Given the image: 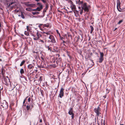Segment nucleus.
<instances>
[{"label": "nucleus", "mask_w": 125, "mask_h": 125, "mask_svg": "<svg viewBox=\"0 0 125 125\" xmlns=\"http://www.w3.org/2000/svg\"><path fill=\"white\" fill-rule=\"evenodd\" d=\"M44 26L47 27H49V25L48 24H45Z\"/></svg>", "instance_id": "nucleus-30"}, {"label": "nucleus", "mask_w": 125, "mask_h": 125, "mask_svg": "<svg viewBox=\"0 0 125 125\" xmlns=\"http://www.w3.org/2000/svg\"><path fill=\"white\" fill-rule=\"evenodd\" d=\"M119 8H118V9H117V10H118L120 12H121V10H119Z\"/></svg>", "instance_id": "nucleus-44"}, {"label": "nucleus", "mask_w": 125, "mask_h": 125, "mask_svg": "<svg viewBox=\"0 0 125 125\" xmlns=\"http://www.w3.org/2000/svg\"><path fill=\"white\" fill-rule=\"evenodd\" d=\"M116 29H117V28H116V29H115V30H116Z\"/></svg>", "instance_id": "nucleus-60"}, {"label": "nucleus", "mask_w": 125, "mask_h": 125, "mask_svg": "<svg viewBox=\"0 0 125 125\" xmlns=\"http://www.w3.org/2000/svg\"><path fill=\"white\" fill-rule=\"evenodd\" d=\"M31 35H32V36H33L35 35L34 34H33V33H31Z\"/></svg>", "instance_id": "nucleus-41"}, {"label": "nucleus", "mask_w": 125, "mask_h": 125, "mask_svg": "<svg viewBox=\"0 0 125 125\" xmlns=\"http://www.w3.org/2000/svg\"><path fill=\"white\" fill-rule=\"evenodd\" d=\"M27 31H31V28L29 26H27L26 27Z\"/></svg>", "instance_id": "nucleus-19"}, {"label": "nucleus", "mask_w": 125, "mask_h": 125, "mask_svg": "<svg viewBox=\"0 0 125 125\" xmlns=\"http://www.w3.org/2000/svg\"><path fill=\"white\" fill-rule=\"evenodd\" d=\"M117 9H118V8H119L120 9V2L119 0L117 1Z\"/></svg>", "instance_id": "nucleus-14"}, {"label": "nucleus", "mask_w": 125, "mask_h": 125, "mask_svg": "<svg viewBox=\"0 0 125 125\" xmlns=\"http://www.w3.org/2000/svg\"><path fill=\"white\" fill-rule=\"evenodd\" d=\"M45 46L46 48H48V50L50 51H51V50L50 49V48L49 47V46H47L46 45H45Z\"/></svg>", "instance_id": "nucleus-23"}, {"label": "nucleus", "mask_w": 125, "mask_h": 125, "mask_svg": "<svg viewBox=\"0 0 125 125\" xmlns=\"http://www.w3.org/2000/svg\"><path fill=\"white\" fill-rule=\"evenodd\" d=\"M46 10H43V12H46Z\"/></svg>", "instance_id": "nucleus-47"}, {"label": "nucleus", "mask_w": 125, "mask_h": 125, "mask_svg": "<svg viewBox=\"0 0 125 125\" xmlns=\"http://www.w3.org/2000/svg\"><path fill=\"white\" fill-rule=\"evenodd\" d=\"M20 73L21 74L23 73H24V71L23 69H21L20 71Z\"/></svg>", "instance_id": "nucleus-21"}, {"label": "nucleus", "mask_w": 125, "mask_h": 125, "mask_svg": "<svg viewBox=\"0 0 125 125\" xmlns=\"http://www.w3.org/2000/svg\"><path fill=\"white\" fill-rule=\"evenodd\" d=\"M37 5L39 6V7L40 8L42 9L43 8V5L41 3H38L37 4Z\"/></svg>", "instance_id": "nucleus-13"}, {"label": "nucleus", "mask_w": 125, "mask_h": 125, "mask_svg": "<svg viewBox=\"0 0 125 125\" xmlns=\"http://www.w3.org/2000/svg\"><path fill=\"white\" fill-rule=\"evenodd\" d=\"M62 60V59L61 58H59L56 61V63L58 64Z\"/></svg>", "instance_id": "nucleus-20"}, {"label": "nucleus", "mask_w": 125, "mask_h": 125, "mask_svg": "<svg viewBox=\"0 0 125 125\" xmlns=\"http://www.w3.org/2000/svg\"><path fill=\"white\" fill-rule=\"evenodd\" d=\"M26 98H27V97H26V98L24 100V101L23 102V104H24L25 103V101L26 100Z\"/></svg>", "instance_id": "nucleus-38"}, {"label": "nucleus", "mask_w": 125, "mask_h": 125, "mask_svg": "<svg viewBox=\"0 0 125 125\" xmlns=\"http://www.w3.org/2000/svg\"><path fill=\"white\" fill-rule=\"evenodd\" d=\"M36 72H37V71H38L37 70H36Z\"/></svg>", "instance_id": "nucleus-55"}, {"label": "nucleus", "mask_w": 125, "mask_h": 125, "mask_svg": "<svg viewBox=\"0 0 125 125\" xmlns=\"http://www.w3.org/2000/svg\"><path fill=\"white\" fill-rule=\"evenodd\" d=\"M49 38L51 40L50 41L49 40V41L52 43H55L56 42V41L54 36L53 35H50Z\"/></svg>", "instance_id": "nucleus-5"}, {"label": "nucleus", "mask_w": 125, "mask_h": 125, "mask_svg": "<svg viewBox=\"0 0 125 125\" xmlns=\"http://www.w3.org/2000/svg\"><path fill=\"white\" fill-rule=\"evenodd\" d=\"M28 68L30 70H31L34 67L31 64H30L28 66Z\"/></svg>", "instance_id": "nucleus-17"}, {"label": "nucleus", "mask_w": 125, "mask_h": 125, "mask_svg": "<svg viewBox=\"0 0 125 125\" xmlns=\"http://www.w3.org/2000/svg\"><path fill=\"white\" fill-rule=\"evenodd\" d=\"M64 89L62 87L60 89V93L59 94V97L61 98H62L64 95V92L63 91Z\"/></svg>", "instance_id": "nucleus-7"}, {"label": "nucleus", "mask_w": 125, "mask_h": 125, "mask_svg": "<svg viewBox=\"0 0 125 125\" xmlns=\"http://www.w3.org/2000/svg\"><path fill=\"white\" fill-rule=\"evenodd\" d=\"M33 107V105L32 104L30 105H27L26 107V108L27 110H29L30 109L31 110Z\"/></svg>", "instance_id": "nucleus-10"}, {"label": "nucleus", "mask_w": 125, "mask_h": 125, "mask_svg": "<svg viewBox=\"0 0 125 125\" xmlns=\"http://www.w3.org/2000/svg\"><path fill=\"white\" fill-rule=\"evenodd\" d=\"M76 3L79 5H81L84 3L83 1H80V0H79L78 2H76Z\"/></svg>", "instance_id": "nucleus-18"}, {"label": "nucleus", "mask_w": 125, "mask_h": 125, "mask_svg": "<svg viewBox=\"0 0 125 125\" xmlns=\"http://www.w3.org/2000/svg\"><path fill=\"white\" fill-rule=\"evenodd\" d=\"M42 120L41 119L40 120V122L41 123H42Z\"/></svg>", "instance_id": "nucleus-42"}, {"label": "nucleus", "mask_w": 125, "mask_h": 125, "mask_svg": "<svg viewBox=\"0 0 125 125\" xmlns=\"http://www.w3.org/2000/svg\"><path fill=\"white\" fill-rule=\"evenodd\" d=\"M41 58H42V59L43 60V58L42 57H41Z\"/></svg>", "instance_id": "nucleus-53"}, {"label": "nucleus", "mask_w": 125, "mask_h": 125, "mask_svg": "<svg viewBox=\"0 0 125 125\" xmlns=\"http://www.w3.org/2000/svg\"><path fill=\"white\" fill-rule=\"evenodd\" d=\"M4 82H3L4 84L7 85H8L10 84V80L8 78H7L5 77H3Z\"/></svg>", "instance_id": "nucleus-4"}, {"label": "nucleus", "mask_w": 125, "mask_h": 125, "mask_svg": "<svg viewBox=\"0 0 125 125\" xmlns=\"http://www.w3.org/2000/svg\"><path fill=\"white\" fill-rule=\"evenodd\" d=\"M35 0L37 2H38L40 0Z\"/></svg>", "instance_id": "nucleus-48"}, {"label": "nucleus", "mask_w": 125, "mask_h": 125, "mask_svg": "<svg viewBox=\"0 0 125 125\" xmlns=\"http://www.w3.org/2000/svg\"><path fill=\"white\" fill-rule=\"evenodd\" d=\"M39 80H40L41 81V77H40V78H39Z\"/></svg>", "instance_id": "nucleus-49"}, {"label": "nucleus", "mask_w": 125, "mask_h": 125, "mask_svg": "<svg viewBox=\"0 0 125 125\" xmlns=\"http://www.w3.org/2000/svg\"><path fill=\"white\" fill-rule=\"evenodd\" d=\"M120 125H124L123 124H120Z\"/></svg>", "instance_id": "nucleus-52"}, {"label": "nucleus", "mask_w": 125, "mask_h": 125, "mask_svg": "<svg viewBox=\"0 0 125 125\" xmlns=\"http://www.w3.org/2000/svg\"><path fill=\"white\" fill-rule=\"evenodd\" d=\"M43 33H46V32H43Z\"/></svg>", "instance_id": "nucleus-58"}, {"label": "nucleus", "mask_w": 125, "mask_h": 125, "mask_svg": "<svg viewBox=\"0 0 125 125\" xmlns=\"http://www.w3.org/2000/svg\"><path fill=\"white\" fill-rule=\"evenodd\" d=\"M0 101L1 106L5 109H6L8 108V104L5 100H1V98H0Z\"/></svg>", "instance_id": "nucleus-1"}, {"label": "nucleus", "mask_w": 125, "mask_h": 125, "mask_svg": "<svg viewBox=\"0 0 125 125\" xmlns=\"http://www.w3.org/2000/svg\"><path fill=\"white\" fill-rule=\"evenodd\" d=\"M8 78V76H6V78Z\"/></svg>", "instance_id": "nucleus-56"}, {"label": "nucleus", "mask_w": 125, "mask_h": 125, "mask_svg": "<svg viewBox=\"0 0 125 125\" xmlns=\"http://www.w3.org/2000/svg\"><path fill=\"white\" fill-rule=\"evenodd\" d=\"M22 13H23L22 12H21V16L22 19H24L25 17L24 16V15H23Z\"/></svg>", "instance_id": "nucleus-29"}, {"label": "nucleus", "mask_w": 125, "mask_h": 125, "mask_svg": "<svg viewBox=\"0 0 125 125\" xmlns=\"http://www.w3.org/2000/svg\"><path fill=\"white\" fill-rule=\"evenodd\" d=\"M94 111L96 114V116H99L101 114V109L99 106H98L97 108H95Z\"/></svg>", "instance_id": "nucleus-3"}, {"label": "nucleus", "mask_w": 125, "mask_h": 125, "mask_svg": "<svg viewBox=\"0 0 125 125\" xmlns=\"http://www.w3.org/2000/svg\"><path fill=\"white\" fill-rule=\"evenodd\" d=\"M31 100V98L30 97H29L28 99V101L29 102H30Z\"/></svg>", "instance_id": "nucleus-34"}, {"label": "nucleus", "mask_w": 125, "mask_h": 125, "mask_svg": "<svg viewBox=\"0 0 125 125\" xmlns=\"http://www.w3.org/2000/svg\"><path fill=\"white\" fill-rule=\"evenodd\" d=\"M73 110L72 108H70L69 112L68 114L70 115H71V117L72 119H73L74 117V114L73 113Z\"/></svg>", "instance_id": "nucleus-8"}, {"label": "nucleus", "mask_w": 125, "mask_h": 125, "mask_svg": "<svg viewBox=\"0 0 125 125\" xmlns=\"http://www.w3.org/2000/svg\"><path fill=\"white\" fill-rule=\"evenodd\" d=\"M38 67H39V68H41H41H43V67H42V66H38Z\"/></svg>", "instance_id": "nucleus-43"}, {"label": "nucleus", "mask_w": 125, "mask_h": 125, "mask_svg": "<svg viewBox=\"0 0 125 125\" xmlns=\"http://www.w3.org/2000/svg\"><path fill=\"white\" fill-rule=\"evenodd\" d=\"M40 29L41 30H42V29H41V28H40Z\"/></svg>", "instance_id": "nucleus-59"}, {"label": "nucleus", "mask_w": 125, "mask_h": 125, "mask_svg": "<svg viewBox=\"0 0 125 125\" xmlns=\"http://www.w3.org/2000/svg\"><path fill=\"white\" fill-rule=\"evenodd\" d=\"M30 8H26V10H28L29 11H30Z\"/></svg>", "instance_id": "nucleus-37"}, {"label": "nucleus", "mask_w": 125, "mask_h": 125, "mask_svg": "<svg viewBox=\"0 0 125 125\" xmlns=\"http://www.w3.org/2000/svg\"><path fill=\"white\" fill-rule=\"evenodd\" d=\"M17 12H18V11L17 10Z\"/></svg>", "instance_id": "nucleus-62"}, {"label": "nucleus", "mask_w": 125, "mask_h": 125, "mask_svg": "<svg viewBox=\"0 0 125 125\" xmlns=\"http://www.w3.org/2000/svg\"><path fill=\"white\" fill-rule=\"evenodd\" d=\"M24 34L25 35H26L27 36H28L29 35V33L26 31H25Z\"/></svg>", "instance_id": "nucleus-24"}, {"label": "nucleus", "mask_w": 125, "mask_h": 125, "mask_svg": "<svg viewBox=\"0 0 125 125\" xmlns=\"http://www.w3.org/2000/svg\"><path fill=\"white\" fill-rule=\"evenodd\" d=\"M36 34H37V38L36 39H39L40 37H42L41 35L38 31H37V32Z\"/></svg>", "instance_id": "nucleus-15"}, {"label": "nucleus", "mask_w": 125, "mask_h": 125, "mask_svg": "<svg viewBox=\"0 0 125 125\" xmlns=\"http://www.w3.org/2000/svg\"><path fill=\"white\" fill-rule=\"evenodd\" d=\"M13 3V2H11L10 4V5H11Z\"/></svg>", "instance_id": "nucleus-46"}, {"label": "nucleus", "mask_w": 125, "mask_h": 125, "mask_svg": "<svg viewBox=\"0 0 125 125\" xmlns=\"http://www.w3.org/2000/svg\"><path fill=\"white\" fill-rule=\"evenodd\" d=\"M40 41L42 42V43H44V41L42 40H40Z\"/></svg>", "instance_id": "nucleus-35"}, {"label": "nucleus", "mask_w": 125, "mask_h": 125, "mask_svg": "<svg viewBox=\"0 0 125 125\" xmlns=\"http://www.w3.org/2000/svg\"><path fill=\"white\" fill-rule=\"evenodd\" d=\"M42 10V9L40 8L39 7H37L36 9H33V11H40Z\"/></svg>", "instance_id": "nucleus-16"}, {"label": "nucleus", "mask_w": 125, "mask_h": 125, "mask_svg": "<svg viewBox=\"0 0 125 125\" xmlns=\"http://www.w3.org/2000/svg\"><path fill=\"white\" fill-rule=\"evenodd\" d=\"M104 125H105V124H104Z\"/></svg>", "instance_id": "nucleus-61"}, {"label": "nucleus", "mask_w": 125, "mask_h": 125, "mask_svg": "<svg viewBox=\"0 0 125 125\" xmlns=\"http://www.w3.org/2000/svg\"><path fill=\"white\" fill-rule=\"evenodd\" d=\"M33 39L35 41H37L38 40V39H36L37 38V37L35 35H34L33 36Z\"/></svg>", "instance_id": "nucleus-27"}, {"label": "nucleus", "mask_w": 125, "mask_h": 125, "mask_svg": "<svg viewBox=\"0 0 125 125\" xmlns=\"http://www.w3.org/2000/svg\"><path fill=\"white\" fill-rule=\"evenodd\" d=\"M74 11V12L75 14V16L76 17H77L78 16H79V11L75 10H74L73 11Z\"/></svg>", "instance_id": "nucleus-11"}, {"label": "nucleus", "mask_w": 125, "mask_h": 125, "mask_svg": "<svg viewBox=\"0 0 125 125\" xmlns=\"http://www.w3.org/2000/svg\"><path fill=\"white\" fill-rule=\"evenodd\" d=\"M60 36V39L61 40H62L64 39V38L63 37L61 36Z\"/></svg>", "instance_id": "nucleus-36"}, {"label": "nucleus", "mask_w": 125, "mask_h": 125, "mask_svg": "<svg viewBox=\"0 0 125 125\" xmlns=\"http://www.w3.org/2000/svg\"><path fill=\"white\" fill-rule=\"evenodd\" d=\"M78 8L79 9V10H80L82 9V7H78Z\"/></svg>", "instance_id": "nucleus-40"}, {"label": "nucleus", "mask_w": 125, "mask_h": 125, "mask_svg": "<svg viewBox=\"0 0 125 125\" xmlns=\"http://www.w3.org/2000/svg\"><path fill=\"white\" fill-rule=\"evenodd\" d=\"M90 27L91 29V33H92L94 30V28L92 26H90Z\"/></svg>", "instance_id": "nucleus-28"}, {"label": "nucleus", "mask_w": 125, "mask_h": 125, "mask_svg": "<svg viewBox=\"0 0 125 125\" xmlns=\"http://www.w3.org/2000/svg\"><path fill=\"white\" fill-rule=\"evenodd\" d=\"M56 31L57 33L59 35V36H61L60 34V33L58 31V30H56Z\"/></svg>", "instance_id": "nucleus-32"}, {"label": "nucleus", "mask_w": 125, "mask_h": 125, "mask_svg": "<svg viewBox=\"0 0 125 125\" xmlns=\"http://www.w3.org/2000/svg\"><path fill=\"white\" fill-rule=\"evenodd\" d=\"M79 11H80V14L82 15L83 12V9L82 8L81 9L79 10Z\"/></svg>", "instance_id": "nucleus-26"}, {"label": "nucleus", "mask_w": 125, "mask_h": 125, "mask_svg": "<svg viewBox=\"0 0 125 125\" xmlns=\"http://www.w3.org/2000/svg\"><path fill=\"white\" fill-rule=\"evenodd\" d=\"M123 21L122 20L118 22V24H120L121 22H123Z\"/></svg>", "instance_id": "nucleus-31"}, {"label": "nucleus", "mask_w": 125, "mask_h": 125, "mask_svg": "<svg viewBox=\"0 0 125 125\" xmlns=\"http://www.w3.org/2000/svg\"><path fill=\"white\" fill-rule=\"evenodd\" d=\"M42 0V2L44 3H45L46 2V1H45V0Z\"/></svg>", "instance_id": "nucleus-39"}, {"label": "nucleus", "mask_w": 125, "mask_h": 125, "mask_svg": "<svg viewBox=\"0 0 125 125\" xmlns=\"http://www.w3.org/2000/svg\"><path fill=\"white\" fill-rule=\"evenodd\" d=\"M45 33L47 35H50V32H49Z\"/></svg>", "instance_id": "nucleus-33"}, {"label": "nucleus", "mask_w": 125, "mask_h": 125, "mask_svg": "<svg viewBox=\"0 0 125 125\" xmlns=\"http://www.w3.org/2000/svg\"><path fill=\"white\" fill-rule=\"evenodd\" d=\"M65 42V41H62V43H64Z\"/></svg>", "instance_id": "nucleus-45"}, {"label": "nucleus", "mask_w": 125, "mask_h": 125, "mask_svg": "<svg viewBox=\"0 0 125 125\" xmlns=\"http://www.w3.org/2000/svg\"><path fill=\"white\" fill-rule=\"evenodd\" d=\"M2 61V60H1V59H0V61Z\"/></svg>", "instance_id": "nucleus-51"}, {"label": "nucleus", "mask_w": 125, "mask_h": 125, "mask_svg": "<svg viewBox=\"0 0 125 125\" xmlns=\"http://www.w3.org/2000/svg\"><path fill=\"white\" fill-rule=\"evenodd\" d=\"M100 58L99 59V62L100 63H101L104 60L103 56L104 54L103 52H100Z\"/></svg>", "instance_id": "nucleus-6"}, {"label": "nucleus", "mask_w": 125, "mask_h": 125, "mask_svg": "<svg viewBox=\"0 0 125 125\" xmlns=\"http://www.w3.org/2000/svg\"><path fill=\"white\" fill-rule=\"evenodd\" d=\"M72 12V11H70V12Z\"/></svg>", "instance_id": "nucleus-54"}, {"label": "nucleus", "mask_w": 125, "mask_h": 125, "mask_svg": "<svg viewBox=\"0 0 125 125\" xmlns=\"http://www.w3.org/2000/svg\"><path fill=\"white\" fill-rule=\"evenodd\" d=\"M39 13V12H32V14L33 15H37Z\"/></svg>", "instance_id": "nucleus-22"}, {"label": "nucleus", "mask_w": 125, "mask_h": 125, "mask_svg": "<svg viewBox=\"0 0 125 125\" xmlns=\"http://www.w3.org/2000/svg\"><path fill=\"white\" fill-rule=\"evenodd\" d=\"M25 62V61L24 60H23L21 62L20 64V66H22L24 63Z\"/></svg>", "instance_id": "nucleus-25"}, {"label": "nucleus", "mask_w": 125, "mask_h": 125, "mask_svg": "<svg viewBox=\"0 0 125 125\" xmlns=\"http://www.w3.org/2000/svg\"><path fill=\"white\" fill-rule=\"evenodd\" d=\"M2 89H3V88H2L1 89V90H2Z\"/></svg>", "instance_id": "nucleus-57"}, {"label": "nucleus", "mask_w": 125, "mask_h": 125, "mask_svg": "<svg viewBox=\"0 0 125 125\" xmlns=\"http://www.w3.org/2000/svg\"><path fill=\"white\" fill-rule=\"evenodd\" d=\"M57 56H58V57H59V54H57Z\"/></svg>", "instance_id": "nucleus-50"}, {"label": "nucleus", "mask_w": 125, "mask_h": 125, "mask_svg": "<svg viewBox=\"0 0 125 125\" xmlns=\"http://www.w3.org/2000/svg\"><path fill=\"white\" fill-rule=\"evenodd\" d=\"M82 8L85 11L88 12L89 10V6H88L86 3H84L81 5Z\"/></svg>", "instance_id": "nucleus-2"}, {"label": "nucleus", "mask_w": 125, "mask_h": 125, "mask_svg": "<svg viewBox=\"0 0 125 125\" xmlns=\"http://www.w3.org/2000/svg\"><path fill=\"white\" fill-rule=\"evenodd\" d=\"M70 7L71 8L72 10L73 11L75 10L76 9V7L75 5L73 4V2L72 1L71 2Z\"/></svg>", "instance_id": "nucleus-9"}, {"label": "nucleus", "mask_w": 125, "mask_h": 125, "mask_svg": "<svg viewBox=\"0 0 125 125\" xmlns=\"http://www.w3.org/2000/svg\"><path fill=\"white\" fill-rule=\"evenodd\" d=\"M25 5L27 7H32L34 6L33 4H28L27 3H25Z\"/></svg>", "instance_id": "nucleus-12"}]
</instances>
